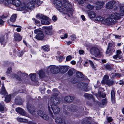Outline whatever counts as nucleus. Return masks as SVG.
Returning a JSON list of instances; mask_svg holds the SVG:
<instances>
[{"mask_svg": "<svg viewBox=\"0 0 124 124\" xmlns=\"http://www.w3.org/2000/svg\"><path fill=\"white\" fill-rule=\"evenodd\" d=\"M69 110L72 113H75V112H76L77 111L76 107L73 105H70L68 107Z\"/></svg>", "mask_w": 124, "mask_h": 124, "instance_id": "14", "label": "nucleus"}, {"mask_svg": "<svg viewBox=\"0 0 124 124\" xmlns=\"http://www.w3.org/2000/svg\"><path fill=\"white\" fill-rule=\"evenodd\" d=\"M85 85L86 86L87 84L85 83H80L78 85L77 87L79 89L82 90L84 86Z\"/></svg>", "mask_w": 124, "mask_h": 124, "instance_id": "30", "label": "nucleus"}, {"mask_svg": "<svg viewBox=\"0 0 124 124\" xmlns=\"http://www.w3.org/2000/svg\"><path fill=\"white\" fill-rule=\"evenodd\" d=\"M104 66L105 69L108 70H110L112 69V67L109 64H105Z\"/></svg>", "mask_w": 124, "mask_h": 124, "instance_id": "42", "label": "nucleus"}, {"mask_svg": "<svg viewBox=\"0 0 124 124\" xmlns=\"http://www.w3.org/2000/svg\"><path fill=\"white\" fill-rule=\"evenodd\" d=\"M60 99L58 98L55 97H53L50 99V104L51 105L52 104L56 105L60 103Z\"/></svg>", "mask_w": 124, "mask_h": 124, "instance_id": "8", "label": "nucleus"}, {"mask_svg": "<svg viewBox=\"0 0 124 124\" xmlns=\"http://www.w3.org/2000/svg\"><path fill=\"white\" fill-rule=\"evenodd\" d=\"M39 77L41 78H43L45 76V73L42 70H40L39 73Z\"/></svg>", "mask_w": 124, "mask_h": 124, "instance_id": "32", "label": "nucleus"}, {"mask_svg": "<svg viewBox=\"0 0 124 124\" xmlns=\"http://www.w3.org/2000/svg\"><path fill=\"white\" fill-rule=\"evenodd\" d=\"M49 69L50 72L54 74L58 73L60 71V68L55 66H50L48 68V69Z\"/></svg>", "mask_w": 124, "mask_h": 124, "instance_id": "6", "label": "nucleus"}, {"mask_svg": "<svg viewBox=\"0 0 124 124\" xmlns=\"http://www.w3.org/2000/svg\"><path fill=\"white\" fill-rule=\"evenodd\" d=\"M17 74L18 75H17L20 76L21 77L23 75H27V74L25 73H23L20 71H19L17 73Z\"/></svg>", "mask_w": 124, "mask_h": 124, "instance_id": "52", "label": "nucleus"}, {"mask_svg": "<svg viewBox=\"0 0 124 124\" xmlns=\"http://www.w3.org/2000/svg\"><path fill=\"white\" fill-rule=\"evenodd\" d=\"M36 17L38 19H47L48 17L42 14H38L37 15Z\"/></svg>", "mask_w": 124, "mask_h": 124, "instance_id": "23", "label": "nucleus"}, {"mask_svg": "<svg viewBox=\"0 0 124 124\" xmlns=\"http://www.w3.org/2000/svg\"><path fill=\"white\" fill-rule=\"evenodd\" d=\"M84 86L82 90L86 92L89 91V90L90 89L88 88L87 84L86 86H85V85Z\"/></svg>", "mask_w": 124, "mask_h": 124, "instance_id": "50", "label": "nucleus"}, {"mask_svg": "<svg viewBox=\"0 0 124 124\" xmlns=\"http://www.w3.org/2000/svg\"><path fill=\"white\" fill-rule=\"evenodd\" d=\"M37 114L39 116H43L44 113L43 111H42L39 110L37 112Z\"/></svg>", "mask_w": 124, "mask_h": 124, "instance_id": "48", "label": "nucleus"}, {"mask_svg": "<svg viewBox=\"0 0 124 124\" xmlns=\"http://www.w3.org/2000/svg\"><path fill=\"white\" fill-rule=\"evenodd\" d=\"M68 73L69 75H71L73 73V71L72 70L70 69L69 70Z\"/></svg>", "mask_w": 124, "mask_h": 124, "instance_id": "60", "label": "nucleus"}, {"mask_svg": "<svg viewBox=\"0 0 124 124\" xmlns=\"http://www.w3.org/2000/svg\"><path fill=\"white\" fill-rule=\"evenodd\" d=\"M74 98V96H71L69 95L65 97L64 100L68 102H71L73 101Z\"/></svg>", "mask_w": 124, "mask_h": 124, "instance_id": "18", "label": "nucleus"}, {"mask_svg": "<svg viewBox=\"0 0 124 124\" xmlns=\"http://www.w3.org/2000/svg\"><path fill=\"white\" fill-rule=\"evenodd\" d=\"M89 62H90V65L92 67V68L94 69H95V67L94 64L93 62L91 60H89Z\"/></svg>", "mask_w": 124, "mask_h": 124, "instance_id": "53", "label": "nucleus"}, {"mask_svg": "<svg viewBox=\"0 0 124 124\" xmlns=\"http://www.w3.org/2000/svg\"><path fill=\"white\" fill-rule=\"evenodd\" d=\"M115 83V82L112 80H109L105 83L104 84H106L109 86L112 85Z\"/></svg>", "mask_w": 124, "mask_h": 124, "instance_id": "28", "label": "nucleus"}, {"mask_svg": "<svg viewBox=\"0 0 124 124\" xmlns=\"http://www.w3.org/2000/svg\"><path fill=\"white\" fill-rule=\"evenodd\" d=\"M72 58V57L70 55H69L67 57L66 60L67 61H69Z\"/></svg>", "mask_w": 124, "mask_h": 124, "instance_id": "58", "label": "nucleus"}, {"mask_svg": "<svg viewBox=\"0 0 124 124\" xmlns=\"http://www.w3.org/2000/svg\"><path fill=\"white\" fill-rule=\"evenodd\" d=\"M14 0H5L4 2L6 5H8V4H12Z\"/></svg>", "mask_w": 124, "mask_h": 124, "instance_id": "39", "label": "nucleus"}, {"mask_svg": "<svg viewBox=\"0 0 124 124\" xmlns=\"http://www.w3.org/2000/svg\"><path fill=\"white\" fill-rule=\"evenodd\" d=\"M107 102V100L106 99H103L102 100V103L103 105H104L106 104Z\"/></svg>", "mask_w": 124, "mask_h": 124, "instance_id": "59", "label": "nucleus"}, {"mask_svg": "<svg viewBox=\"0 0 124 124\" xmlns=\"http://www.w3.org/2000/svg\"><path fill=\"white\" fill-rule=\"evenodd\" d=\"M89 62H90V65L92 67V68L94 69H95V67L94 64L93 62L91 60H89Z\"/></svg>", "mask_w": 124, "mask_h": 124, "instance_id": "54", "label": "nucleus"}, {"mask_svg": "<svg viewBox=\"0 0 124 124\" xmlns=\"http://www.w3.org/2000/svg\"><path fill=\"white\" fill-rule=\"evenodd\" d=\"M76 76L78 78H82L84 77V76L80 72H77L76 73Z\"/></svg>", "mask_w": 124, "mask_h": 124, "instance_id": "38", "label": "nucleus"}, {"mask_svg": "<svg viewBox=\"0 0 124 124\" xmlns=\"http://www.w3.org/2000/svg\"><path fill=\"white\" fill-rule=\"evenodd\" d=\"M111 94L112 101V102L114 103L115 101V94L114 89H112Z\"/></svg>", "mask_w": 124, "mask_h": 124, "instance_id": "17", "label": "nucleus"}, {"mask_svg": "<svg viewBox=\"0 0 124 124\" xmlns=\"http://www.w3.org/2000/svg\"><path fill=\"white\" fill-rule=\"evenodd\" d=\"M48 108L49 115H50L51 116H52L53 113L52 111L50 110V107L49 106H48Z\"/></svg>", "mask_w": 124, "mask_h": 124, "instance_id": "62", "label": "nucleus"}, {"mask_svg": "<svg viewBox=\"0 0 124 124\" xmlns=\"http://www.w3.org/2000/svg\"><path fill=\"white\" fill-rule=\"evenodd\" d=\"M11 96L10 95H7L5 98V101L6 102H9L11 100Z\"/></svg>", "mask_w": 124, "mask_h": 124, "instance_id": "40", "label": "nucleus"}, {"mask_svg": "<svg viewBox=\"0 0 124 124\" xmlns=\"http://www.w3.org/2000/svg\"><path fill=\"white\" fill-rule=\"evenodd\" d=\"M47 19H42L41 21V23L42 24H49L50 23L49 21H48Z\"/></svg>", "mask_w": 124, "mask_h": 124, "instance_id": "36", "label": "nucleus"}, {"mask_svg": "<svg viewBox=\"0 0 124 124\" xmlns=\"http://www.w3.org/2000/svg\"><path fill=\"white\" fill-rule=\"evenodd\" d=\"M87 12L88 14V15L90 18H94L96 16L95 13L94 12L88 11Z\"/></svg>", "mask_w": 124, "mask_h": 124, "instance_id": "20", "label": "nucleus"}, {"mask_svg": "<svg viewBox=\"0 0 124 124\" xmlns=\"http://www.w3.org/2000/svg\"><path fill=\"white\" fill-rule=\"evenodd\" d=\"M115 1L114 0L108 2L106 4V8L108 9H110L113 8L114 4Z\"/></svg>", "mask_w": 124, "mask_h": 124, "instance_id": "11", "label": "nucleus"}, {"mask_svg": "<svg viewBox=\"0 0 124 124\" xmlns=\"http://www.w3.org/2000/svg\"><path fill=\"white\" fill-rule=\"evenodd\" d=\"M90 52L91 54L97 56L100 54V51L98 47L96 46L92 47L90 49Z\"/></svg>", "mask_w": 124, "mask_h": 124, "instance_id": "5", "label": "nucleus"}, {"mask_svg": "<svg viewBox=\"0 0 124 124\" xmlns=\"http://www.w3.org/2000/svg\"><path fill=\"white\" fill-rule=\"evenodd\" d=\"M14 37L15 40L16 41H19L22 39V38L18 33H16L15 34Z\"/></svg>", "mask_w": 124, "mask_h": 124, "instance_id": "26", "label": "nucleus"}, {"mask_svg": "<svg viewBox=\"0 0 124 124\" xmlns=\"http://www.w3.org/2000/svg\"><path fill=\"white\" fill-rule=\"evenodd\" d=\"M63 7L64 8V11H63L64 14H67L69 17L70 16V14L72 15L73 11L72 6L70 3L69 2L66 0H63Z\"/></svg>", "mask_w": 124, "mask_h": 124, "instance_id": "2", "label": "nucleus"}, {"mask_svg": "<svg viewBox=\"0 0 124 124\" xmlns=\"http://www.w3.org/2000/svg\"><path fill=\"white\" fill-rule=\"evenodd\" d=\"M103 90V88H100L99 89V93H98V95L100 97H101L102 98H104L106 96V94L105 93H102L101 92V91H100V90Z\"/></svg>", "mask_w": 124, "mask_h": 124, "instance_id": "33", "label": "nucleus"}, {"mask_svg": "<svg viewBox=\"0 0 124 124\" xmlns=\"http://www.w3.org/2000/svg\"><path fill=\"white\" fill-rule=\"evenodd\" d=\"M0 92L1 93V94L4 95L7 94V93L3 84L1 87V92Z\"/></svg>", "mask_w": 124, "mask_h": 124, "instance_id": "27", "label": "nucleus"}, {"mask_svg": "<svg viewBox=\"0 0 124 124\" xmlns=\"http://www.w3.org/2000/svg\"><path fill=\"white\" fill-rule=\"evenodd\" d=\"M51 106L52 109L54 114H57L59 112L60 109L58 106L56 105L52 104Z\"/></svg>", "mask_w": 124, "mask_h": 124, "instance_id": "10", "label": "nucleus"}, {"mask_svg": "<svg viewBox=\"0 0 124 124\" xmlns=\"http://www.w3.org/2000/svg\"><path fill=\"white\" fill-rule=\"evenodd\" d=\"M86 7L89 9L92 10L93 9L94 6L91 5L90 4H88L86 6Z\"/></svg>", "mask_w": 124, "mask_h": 124, "instance_id": "46", "label": "nucleus"}, {"mask_svg": "<svg viewBox=\"0 0 124 124\" xmlns=\"http://www.w3.org/2000/svg\"><path fill=\"white\" fill-rule=\"evenodd\" d=\"M68 70V67L67 66H63L61 67L60 68V71L62 73H64Z\"/></svg>", "mask_w": 124, "mask_h": 124, "instance_id": "19", "label": "nucleus"}, {"mask_svg": "<svg viewBox=\"0 0 124 124\" xmlns=\"http://www.w3.org/2000/svg\"><path fill=\"white\" fill-rule=\"evenodd\" d=\"M5 108V105L3 103H0V111L1 112L3 111Z\"/></svg>", "mask_w": 124, "mask_h": 124, "instance_id": "41", "label": "nucleus"}, {"mask_svg": "<svg viewBox=\"0 0 124 124\" xmlns=\"http://www.w3.org/2000/svg\"><path fill=\"white\" fill-rule=\"evenodd\" d=\"M109 77L107 75H105L103 78V79L101 81V83L102 84H104L108 80Z\"/></svg>", "mask_w": 124, "mask_h": 124, "instance_id": "25", "label": "nucleus"}, {"mask_svg": "<svg viewBox=\"0 0 124 124\" xmlns=\"http://www.w3.org/2000/svg\"><path fill=\"white\" fill-rule=\"evenodd\" d=\"M45 29L46 30L45 32L46 34L49 35L52 34V32L50 31V30L52 29V27H45Z\"/></svg>", "mask_w": 124, "mask_h": 124, "instance_id": "21", "label": "nucleus"}, {"mask_svg": "<svg viewBox=\"0 0 124 124\" xmlns=\"http://www.w3.org/2000/svg\"><path fill=\"white\" fill-rule=\"evenodd\" d=\"M41 117L44 119L46 120H48L49 119V116L45 114H44L42 116H41Z\"/></svg>", "mask_w": 124, "mask_h": 124, "instance_id": "47", "label": "nucleus"}, {"mask_svg": "<svg viewBox=\"0 0 124 124\" xmlns=\"http://www.w3.org/2000/svg\"><path fill=\"white\" fill-rule=\"evenodd\" d=\"M42 49L44 51H48L49 50V47L46 46H44L42 47Z\"/></svg>", "mask_w": 124, "mask_h": 124, "instance_id": "55", "label": "nucleus"}, {"mask_svg": "<svg viewBox=\"0 0 124 124\" xmlns=\"http://www.w3.org/2000/svg\"><path fill=\"white\" fill-rule=\"evenodd\" d=\"M119 84L122 85H124V80H120L119 82Z\"/></svg>", "mask_w": 124, "mask_h": 124, "instance_id": "61", "label": "nucleus"}, {"mask_svg": "<svg viewBox=\"0 0 124 124\" xmlns=\"http://www.w3.org/2000/svg\"><path fill=\"white\" fill-rule=\"evenodd\" d=\"M84 96L86 98L88 99H92L93 97L91 94L87 93H85Z\"/></svg>", "mask_w": 124, "mask_h": 124, "instance_id": "35", "label": "nucleus"}, {"mask_svg": "<svg viewBox=\"0 0 124 124\" xmlns=\"http://www.w3.org/2000/svg\"><path fill=\"white\" fill-rule=\"evenodd\" d=\"M112 46V44L110 43L108 44V46L107 51L106 54H109V55L111 54L112 53V50L111 49V47Z\"/></svg>", "mask_w": 124, "mask_h": 124, "instance_id": "16", "label": "nucleus"}, {"mask_svg": "<svg viewBox=\"0 0 124 124\" xmlns=\"http://www.w3.org/2000/svg\"><path fill=\"white\" fill-rule=\"evenodd\" d=\"M104 4V3L102 2L101 3V4L100 5H97L96 7V9L97 10H98L102 8L103 5Z\"/></svg>", "mask_w": 124, "mask_h": 124, "instance_id": "49", "label": "nucleus"}, {"mask_svg": "<svg viewBox=\"0 0 124 124\" xmlns=\"http://www.w3.org/2000/svg\"><path fill=\"white\" fill-rule=\"evenodd\" d=\"M21 2L19 0H14L12 4L16 7H18L20 6Z\"/></svg>", "mask_w": 124, "mask_h": 124, "instance_id": "29", "label": "nucleus"}, {"mask_svg": "<svg viewBox=\"0 0 124 124\" xmlns=\"http://www.w3.org/2000/svg\"><path fill=\"white\" fill-rule=\"evenodd\" d=\"M83 123H84V124L83 123V124H91L87 120L83 121Z\"/></svg>", "mask_w": 124, "mask_h": 124, "instance_id": "63", "label": "nucleus"}, {"mask_svg": "<svg viewBox=\"0 0 124 124\" xmlns=\"http://www.w3.org/2000/svg\"><path fill=\"white\" fill-rule=\"evenodd\" d=\"M8 15L9 14L8 13L6 14H3L1 17H1L2 18H6L8 17Z\"/></svg>", "mask_w": 124, "mask_h": 124, "instance_id": "57", "label": "nucleus"}, {"mask_svg": "<svg viewBox=\"0 0 124 124\" xmlns=\"http://www.w3.org/2000/svg\"><path fill=\"white\" fill-rule=\"evenodd\" d=\"M32 2L34 3L38 6H39L40 5L41 2L39 0H32Z\"/></svg>", "mask_w": 124, "mask_h": 124, "instance_id": "43", "label": "nucleus"}, {"mask_svg": "<svg viewBox=\"0 0 124 124\" xmlns=\"http://www.w3.org/2000/svg\"><path fill=\"white\" fill-rule=\"evenodd\" d=\"M109 17L104 20L102 21V23L104 24H106L108 25L112 24L115 23V22L114 19L116 20L120 19V17L118 14L114 13V15L111 14L109 16Z\"/></svg>", "mask_w": 124, "mask_h": 124, "instance_id": "1", "label": "nucleus"}, {"mask_svg": "<svg viewBox=\"0 0 124 124\" xmlns=\"http://www.w3.org/2000/svg\"><path fill=\"white\" fill-rule=\"evenodd\" d=\"M40 31H42L40 30H39V29H37L35 30H34V32L35 33H39L40 32Z\"/></svg>", "mask_w": 124, "mask_h": 124, "instance_id": "64", "label": "nucleus"}, {"mask_svg": "<svg viewBox=\"0 0 124 124\" xmlns=\"http://www.w3.org/2000/svg\"><path fill=\"white\" fill-rule=\"evenodd\" d=\"M27 108L28 111L32 114H33L36 111V108L32 105L28 104L27 105Z\"/></svg>", "mask_w": 124, "mask_h": 124, "instance_id": "9", "label": "nucleus"}, {"mask_svg": "<svg viewBox=\"0 0 124 124\" xmlns=\"http://www.w3.org/2000/svg\"><path fill=\"white\" fill-rule=\"evenodd\" d=\"M55 122L57 124H63L64 122L62 118L59 117H57L55 119Z\"/></svg>", "mask_w": 124, "mask_h": 124, "instance_id": "22", "label": "nucleus"}, {"mask_svg": "<svg viewBox=\"0 0 124 124\" xmlns=\"http://www.w3.org/2000/svg\"><path fill=\"white\" fill-rule=\"evenodd\" d=\"M95 20L97 21H101V23H102V21L104 20L103 18L101 16H99L97 17Z\"/></svg>", "mask_w": 124, "mask_h": 124, "instance_id": "45", "label": "nucleus"}, {"mask_svg": "<svg viewBox=\"0 0 124 124\" xmlns=\"http://www.w3.org/2000/svg\"><path fill=\"white\" fill-rule=\"evenodd\" d=\"M16 14H14L12 15L10 19V21L12 22H14L16 18Z\"/></svg>", "mask_w": 124, "mask_h": 124, "instance_id": "34", "label": "nucleus"}, {"mask_svg": "<svg viewBox=\"0 0 124 124\" xmlns=\"http://www.w3.org/2000/svg\"><path fill=\"white\" fill-rule=\"evenodd\" d=\"M53 91L54 92V93H55V95H54L55 96H56L58 94V93L59 92H58L57 90V89H54L53 90Z\"/></svg>", "mask_w": 124, "mask_h": 124, "instance_id": "56", "label": "nucleus"}, {"mask_svg": "<svg viewBox=\"0 0 124 124\" xmlns=\"http://www.w3.org/2000/svg\"><path fill=\"white\" fill-rule=\"evenodd\" d=\"M122 53L121 51L120 50H118L116 51V54L113 56V57L114 59L117 60L118 59H120L122 58V56L120 54Z\"/></svg>", "mask_w": 124, "mask_h": 124, "instance_id": "15", "label": "nucleus"}, {"mask_svg": "<svg viewBox=\"0 0 124 124\" xmlns=\"http://www.w3.org/2000/svg\"><path fill=\"white\" fill-rule=\"evenodd\" d=\"M11 77L13 78H15L19 81H21V78L16 74L14 73L12 74L11 75Z\"/></svg>", "mask_w": 124, "mask_h": 124, "instance_id": "37", "label": "nucleus"}, {"mask_svg": "<svg viewBox=\"0 0 124 124\" xmlns=\"http://www.w3.org/2000/svg\"><path fill=\"white\" fill-rule=\"evenodd\" d=\"M16 110L17 113L22 115L24 116H27V114L21 108H16Z\"/></svg>", "mask_w": 124, "mask_h": 124, "instance_id": "12", "label": "nucleus"}, {"mask_svg": "<svg viewBox=\"0 0 124 124\" xmlns=\"http://www.w3.org/2000/svg\"><path fill=\"white\" fill-rule=\"evenodd\" d=\"M86 0H80L78 1V3L79 4L83 5Z\"/></svg>", "mask_w": 124, "mask_h": 124, "instance_id": "51", "label": "nucleus"}, {"mask_svg": "<svg viewBox=\"0 0 124 124\" xmlns=\"http://www.w3.org/2000/svg\"><path fill=\"white\" fill-rule=\"evenodd\" d=\"M44 37L42 31H40L39 33H38L35 37L36 39L39 40H42Z\"/></svg>", "mask_w": 124, "mask_h": 124, "instance_id": "13", "label": "nucleus"}, {"mask_svg": "<svg viewBox=\"0 0 124 124\" xmlns=\"http://www.w3.org/2000/svg\"><path fill=\"white\" fill-rule=\"evenodd\" d=\"M34 6L31 2L26 3H23L20 7L21 11H27L28 9H31L34 8Z\"/></svg>", "mask_w": 124, "mask_h": 124, "instance_id": "3", "label": "nucleus"}, {"mask_svg": "<svg viewBox=\"0 0 124 124\" xmlns=\"http://www.w3.org/2000/svg\"><path fill=\"white\" fill-rule=\"evenodd\" d=\"M8 38V34L7 33L1 36L0 37V41L1 44L5 45L7 42V39Z\"/></svg>", "mask_w": 124, "mask_h": 124, "instance_id": "7", "label": "nucleus"}, {"mask_svg": "<svg viewBox=\"0 0 124 124\" xmlns=\"http://www.w3.org/2000/svg\"><path fill=\"white\" fill-rule=\"evenodd\" d=\"M120 8L121 11L120 14H119V16H124V5H123L121 6L120 7Z\"/></svg>", "mask_w": 124, "mask_h": 124, "instance_id": "31", "label": "nucleus"}, {"mask_svg": "<svg viewBox=\"0 0 124 124\" xmlns=\"http://www.w3.org/2000/svg\"><path fill=\"white\" fill-rule=\"evenodd\" d=\"M63 0H56L53 1V3L55 5L56 8L61 12L63 11L64 10L63 8Z\"/></svg>", "mask_w": 124, "mask_h": 124, "instance_id": "4", "label": "nucleus"}, {"mask_svg": "<svg viewBox=\"0 0 124 124\" xmlns=\"http://www.w3.org/2000/svg\"><path fill=\"white\" fill-rule=\"evenodd\" d=\"M30 76L31 80L34 82L37 81V78L36 77V74H31Z\"/></svg>", "mask_w": 124, "mask_h": 124, "instance_id": "24", "label": "nucleus"}, {"mask_svg": "<svg viewBox=\"0 0 124 124\" xmlns=\"http://www.w3.org/2000/svg\"><path fill=\"white\" fill-rule=\"evenodd\" d=\"M121 77V75L119 73H116L113 74L112 76L113 78H115L116 77H117L118 78H120Z\"/></svg>", "mask_w": 124, "mask_h": 124, "instance_id": "44", "label": "nucleus"}]
</instances>
